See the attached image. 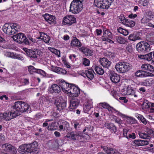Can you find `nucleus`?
Returning a JSON list of instances; mask_svg holds the SVG:
<instances>
[{"instance_id": "nucleus-62", "label": "nucleus", "mask_w": 154, "mask_h": 154, "mask_svg": "<svg viewBox=\"0 0 154 154\" xmlns=\"http://www.w3.org/2000/svg\"><path fill=\"white\" fill-rule=\"evenodd\" d=\"M96 32L97 35L98 36L101 35V33L102 32V31L101 29H97L96 30Z\"/></svg>"}, {"instance_id": "nucleus-16", "label": "nucleus", "mask_w": 154, "mask_h": 154, "mask_svg": "<svg viewBox=\"0 0 154 154\" xmlns=\"http://www.w3.org/2000/svg\"><path fill=\"white\" fill-rule=\"evenodd\" d=\"M3 31L8 35H12L15 33L14 30H12L11 26L5 24L2 28Z\"/></svg>"}, {"instance_id": "nucleus-29", "label": "nucleus", "mask_w": 154, "mask_h": 154, "mask_svg": "<svg viewBox=\"0 0 154 154\" xmlns=\"http://www.w3.org/2000/svg\"><path fill=\"white\" fill-rule=\"evenodd\" d=\"M105 125L107 128L109 129L112 133H115L117 131L116 126L112 123L106 122L105 123Z\"/></svg>"}, {"instance_id": "nucleus-24", "label": "nucleus", "mask_w": 154, "mask_h": 154, "mask_svg": "<svg viewBox=\"0 0 154 154\" xmlns=\"http://www.w3.org/2000/svg\"><path fill=\"white\" fill-rule=\"evenodd\" d=\"M79 50L82 51L86 56H91L92 55V51L85 47H82L79 48Z\"/></svg>"}, {"instance_id": "nucleus-32", "label": "nucleus", "mask_w": 154, "mask_h": 154, "mask_svg": "<svg viewBox=\"0 0 154 154\" xmlns=\"http://www.w3.org/2000/svg\"><path fill=\"white\" fill-rule=\"evenodd\" d=\"M103 37L108 38H112V35L110 30L109 29H103Z\"/></svg>"}, {"instance_id": "nucleus-7", "label": "nucleus", "mask_w": 154, "mask_h": 154, "mask_svg": "<svg viewBox=\"0 0 154 154\" xmlns=\"http://www.w3.org/2000/svg\"><path fill=\"white\" fill-rule=\"evenodd\" d=\"M0 119H4L7 121H9L11 119L19 116L18 113H16L15 111L12 108L11 111H7L3 113H0Z\"/></svg>"}, {"instance_id": "nucleus-57", "label": "nucleus", "mask_w": 154, "mask_h": 154, "mask_svg": "<svg viewBox=\"0 0 154 154\" xmlns=\"http://www.w3.org/2000/svg\"><path fill=\"white\" fill-rule=\"evenodd\" d=\"M148 143L149 142L147 140H141V146L147 145Z\"/></svg>"}, {"instance_id": "nucleus-2", "label": "nucleus", "mask_w": 154, "mask_h": 154, "mask_svg": "<svg viewBox=\"0 0 154 154\" xmlns=\"http://www.w3.org/2000/svg\"><path fill=\"white\" fill-rule=\"evenodd\" d=\"M62 90L70 93L71 96L74 97H78L80 94V90L78 87L72 86L71 84H67L65 82L60 83Z\"/></svg>"}, {"instance_id": "nucleus-47", "label": "nucleus", "mask_w": 154, "mask_h": 154, "mask_svg": "<svg viewBox=\"0 0 154 154\" xmlns=\"http://www.w3.org/2000/svg\"><path fill=\"white\" fill-rule=\"evenodd\" d=\"M90 62V60L87 58H84L83 59V64L85 66H89Z\"/></svg>"}, {"instance_id": "nucleus-40", "label": "nucleus", "mask_w": 154, "mask_h": 154, "mask_svg": "<svg viewBox=\"0 0 154 154\" xmlns=\"http://www.w3.org/2000/svg\"><path fill=\"white\" fill-rule=\"evenodd\" d=\"M48 49L53 53L57 55L58 57H60V52L59 51L50 47H48Z\"/></svg>"}, {"instance_id": "nucleus-55", "label": "nucleus", "mask_w": 154, "mask_h": 154, "mask_svg": "<svg viewBox=\"0 0 154 154\" xmlns=\"http://www.w3.org/2000/svg\"><path fill=\"white\" fill-rule=\"evenodd\" d=\"M128 138H131L134 139L136 138L135 134L134 133H132L131 134H128Z\"/></svg>"}, {"instance_id": "nucleus-6", "label": "nucleus", "mask_w": 154, "mask_h": 154, "mask_svg": "<svg viewBox=\"0 0 154 154\" xmlns=\"http://www.w3.org/2000/svg\"><path fill=\"white\" fill-rule=\"evenodd\" d=\"M14 41L21 44L30 45V42L29 41L25 35L22 33H19L12 37Z\"/></svg>"}, {"instance_id": "nucleus-60", "label": "nucleus", "mask_w": 154, "mask_h": 154, "mask_svg": "<svg viewBox=\"0 0 154 154\" xmlns=\"http://www.w3.org/2000/svg\"><path fill=\"white\" fill-rule=\"evenodd\" d=\"M20 28V26L19 25L16 23V26H15V28H14V31L16 32L19 31Z\"/></svg>"}, {"instance_id": "nucleus-58", "label": "nucleus", "mask_w": 154, "mask_h": 154, "mask_svg": "<svg viewBox=\"0 0 154 154\" xmlns=\"http://www.w3.org/2000/svg\"><path fill=\"white\" fill-rule=\"evenodd\" d=\"M27 38L32 42L35 43L36 42L35 38H33L30 35H29L27 36Z\"/></svg>"}, {"instance_id": "nucleus-64", "label": "nucleus", "mask_w": 154, "mask_h": 154, "mask_svg": "<svg viewBox=\"0 0 154 154\" xmlns=\"http://www.w3.org/2000/svg\"><path fill=\"white\" fill-rule=\"evenodd\" d=\"M147 15L150 18H153V15L151 11H149L147 13Z\"/></svg>"}, {"instance_id": "nucleus-51", "label": "nucleus", "mask_w": 154, "mask_h": 154, "mask_svg": "<svg viewBox=\"0 0 154 154\" xmlns=\"http://www.w3.org/2000/svg\"><path fill=\"white\" fill-rule=\"evenodd\" d=\"M129 129L127 128H124L123 129V134L124 137L128 138V134L127 133Z\"/></svg>"}, {"instance_id": "nucleus-21", "label": "nucleus", "mask_w": 154, "mask_h": 154, "mask_svg": "<svg viewBox=\"0 0 154 154\" xmlns=\"http://www.w3.org/2000/svg\"><path fill=\"white\" fill-rule=\"evenodd\" d=\"M80 103L79 100L76 98H72L70 100L69 107L71 109L76 108L79 105Z\"/></svg>"}, {"instance_id": "nucleus-52", "label": "nucleus", "mask_w": 154, "mask_h": 154, "mask_svg": "<svg viewBox=\"0 0 154 154\" xmlns=\"http://www.w3.org/2000/svg\"><path fill=\"white\" fill-rule=\"evenodd\" d=\"M141 77H147V72L141 70Z\"/></svg>"}, {"instance_id": "nucleus-12", "label": "nucleus", "mask_w": 154, "mask_h": 154, "mask_svg": "<svg viewBox=\"0 0 154 154\" xmlns=\"http://www.w3.org/2000/svg\"><path fill=\"white\" fill-rule=\"evenodd\" d=\"M2 148L5 151L9 152L11 154H16L17 151L15 147L9 143L2 145Z\"/></svg>"}, {"instance_id": "nucleus-26", "label": "nucleus", "mask_w": 154, "mask_h": 154, "mask_svg": "<svg viewBox=\"0 0 154 154\" xmlns=\"http://www.w3.org/2000/svg\"><path fill=\"white\" fill-rule=\"evenodd\" d=\"M98 105L99 106H101L103 108L107 109L111 111V109H109V108H111L116 112H118V114L119 115H122L121 113L118 112L115 109L110 106L109 104L106 103H99Z\"/></svg>"}, {"instance_id": "nucleus-54", "label": "nucleus", "mask_w": 154, "mask_h": 154, "mask_svg": "<svg viewBox=\"0 0 154 154\" xmlns=\"http://www.w3.org/2000/svg\"><path fill=\"white\" fill-rule=\"evenodd\" d=\"M115 122L118 123L119 126H120V125H121V124H122L123 123L122 121L119 119L116 118L115 119Z\"/></svg>"}, {"instance_id": "nucleus-1", "label": "nucleus", "mask_w": 154, "mask_h": 154, "mask_svg": "<svg viewBox=\"0 0 154 154\" xmlns=\"http://www.w3.org/2000/svg\"><path fill=\"white\" fill-rule=\"evenodd\" d=\"M30 105L24 102L17 101L13 104L12 108L14 109L16 113H18L19 116L21 113L26 112L30 113L31 109L30 108Z\"/></svg>"}, {"instance_id": "nucleus-30", "label": "nucleus", "mask_w": 154, "mask_h": 154, "mask_svg": "<svg viewBox=\"0 0 154 154\" xmlns=\"http://www.w3.org/2000/svg\"><path fill=\"white\" fill-rule=\"evenodd\" d=\"M38 38L41 39L46 43H48L50 39V37L48 35L43 32L41 33L40 37Z\"/></svg>"}, {"instance_id": "nucleus-36", "label": "nucleus", "mask_w": 154, "mask_h": 154, "mask_svg": "<svg viewBox=\"0 0 154 154\" xmlns=\"http://www.w3.org/2000/svg\"><path fill=\"white\" fill-rule=\"evenodd\" d=\"M118 20L120 23H122L124 25H125L127 21H128V19L125 18L123 14H121L118 17Z\"/></svg>"}, {"instance_id": "nucleus-46", "label": "nucleus", "mask_w": 154, "mask_h": 154, "mask_svg": "<svg viewBox=\"0 0 154 154\" xmlns=\"http://www.w3.org/2000/svg\"><path fill=\"white\" fill-rule=\"evenodd\" d=\"M137 118L144 124L146 125V124L147 122L146 121V119L142 115H139Z\"/></svg>"}, {"instance_id": "nucleus-15", "label": "nucleus", "mask_w": 154, "mask_h": 154, "mask_svg": "<svg viewBox=\"0 0 154 154\" xmlns=\"http://www.w3.org/2000/svg\"><path fill=\"white\" fill-rule=\"evenodd\" d=\"M43 17L45 20L49 24H52L56 23V19L55 16L48 14H45L43 16Z\"/></svg>"}, {"instance_id": "nucleus-45", "label": "nucleus", "mask_w": 154, "mask_h": 154, "mask_svg": "<svg viewBox=\"0 0 154 154\" xmlns=\"http://www.w3.org/2000/svg\"><path fill=\"white\" fill-rule=\"evenodd\" d=\"M126 50L129 53H131L133 51L132 45L131 44H128L126 47Z\"/></svg>"}, {"instance_id": "nucleus-25", "label": "nucleus", "mask_w": 154, "mask_h": 154, "mask_svg": "<svg viewBox=\"0 0 154 154\" xmlns=\"http://www.w3.org/2000/svg\"><path fill=\"white\" fill-rule=\"evenodd\" d=\"M152 52H150L149 53L146 54H142L139 55L138 57L141 59L145 60L148 61H150L152 60Z\"/></svg>"}, {"instance_id": "nucleus-50", "label": "nucleus", "mask_w": 154, "mask_h": 154, "mask_svg": "<svg viewBox=\"0 0 154 154\" xmlns=\"http://www.w3.org/2000/svg\"><path fill=\"white\" fill-rule=\"evenodd\" d=\"M129 123L131 124L135 123L136 122V120L134 118L131 117H128V119Z\"/></svg>"}, {"instance_id": "nucleus-23", "label": "nucleus", "mask_w": 154, "mask_h": 154, "mask_svg": "<svg viewBox=\"0 0 154 154\" xmlns=\"http://www.w3.org/2000/svg\"><path fill=\"white\" fill-rule=\"evenodd\" d=\"M93 70L89 69L88 70H85L84 73H82V76L85 77H87L89 79L91 80L94 77V75L93 73H94Z\"/></svg>"}, {"instance_id": "nucleus-35", "label": "nucleus", "mask_w": 154, "mask_h": 154, "mask_svg": "<svg viewBox=\"0 0 154 154\" xmlns=\"http://www.w3.org/2000/svg\"><path fill=\"white\" fill-rule=\"evenodd\" d=\"M94 70L97 74L100 75H102L104 73L103 69L100 66H95Z\"/></svg>"}, {"instance_id": "nucleus-53", "label": "nucleus", "mask_w": 154, "mask_h": 154, "mask_svg": "<svg viewBox=\"0 0 154 154\" xmlns=\"http://www.w3.org/2000/svg\"><path fill=\"white\" fill-rule=\"evenodd\" d=\"M148 71H150L151 72H154V67L151 65L149 64L148 66Z\"/></svg>"}, {"instance_id": "nucleus-28", "label": "nucleus", "mask_w": 154, "mask_h": 154, "mask_svg": "<svg viewBox=\"0 0 154 154\" xmlns=\"http://www.w3.org/2000/svg\"><path fill=\"white\" fill-rule=\"evenodd\" d=\"M49 91L51 93H59L61 92L60 88L59 86L57 84H53L49 89Z\"/></svg>"}, {"instance_id": "nucleus-5", "label": "nucleus", "mask_w": 154, "mask_h": 154, "mask_svg": "<svg viewBox=\"0 0 154 154\" xmlns=\"http://www.w3.org/2000/svg\"><path fill=\"white\" fill-rule=\"evenodd\" d=\"M131 66L129 63L122 61L117 63L115 66V68L117 71L123 73L129 70L131 67Z\"/></svg>"}, {"instance_id": "nucleus-44", "label": "nucleus", "mask_w": 154, "mask_h": 154, "mask_svg": "<svg viewBox=\"0 0 154 154\" xmlns=\"http://www.w3.org/2000/svg\"><path fill=\"white\" fill-rule=\"evenodd\" d=\"M11 55L12 54L13 56V58L14 59H17L20 60H23V58L20 55L18 54H14L13 53L11 54L10 53Z\"/></svg>"}, {"instance_id": "nucleus-17", "label": "nucleus", "mask_w": 154, "mask_h": 154, "mask_svg": "<svg viewBox=\"0 0 154 154\" xmlns=\"http://www.w3.org/2000/svg\"><path fill=\"white\" fill-rule=\"evenodd\" d=\"M110 78L111 81L115 83L119 82L120 80V76L114 72L110 73Z\"/></svg>"}, {"instance_id": "nucleus-13", "label": "nucleus", "mask_w": 154, "mask_h": 154, "mask_svg": "<svg viewBox=\"0 0 154 154\" xmlns=\"http://www.w3.org/2000/svg\"><path fill=\"white\" fill-rule=\"evenodd\" d=\"M63 21V24L69 26L76 22V18L73 16L69 15L64 18Z\"/></svg>"}, {"instance_id": "nucleus-22", "label": "nucleus", "mask_w": 154, "mask_h": 154, "mask_svg": "<svg viewBox=\"0 0 154 154\" xmlns=\"http://www.w3.org/2000/svg\"><path fill=\"white\" fill-rule=\"evenodd\" d=\"M103 150L107 154H119L117 150L112 148L108 147L106 146H101Z\"/></svg>"}, {"instance_id": "nucleus-48", "label": "nucleus", "mask_w": 154, "mask_h": 154, "mask_svg": "<svg viewBox=\"0 0 154 154\" xmlns=\"http://www.w3.org/2000/svg\"><path fill=\"white\" fill-rule=\"evenodd\" d=\"M151 83L149 80H146L141 82V84L143 86H149Z\"/></svg>"}, {"instance_id": "nucleus-9", "label": "nucleus", "mask_w": 154, "mask_h": 154, "mask_svg": "<svg viewBox=\"0 0 154 154\" xmlns=\"http://www.w3.org/2000/svg\"><path fill=\"white\" fill-rule=\"evenodd\" d=\"M83 9L82 2L72 1L70 5V11L74 14H76L81 12Z\"/></svg>"}, {"instance_id": "nucleus-39", "label": "nucleus", "mask_w": 154, "mask_h": 154, "mask_svg": "<svg viewBox=\"0 0 154 154\" xmlns=\"http://www.w3.org/2000/svg\"><path fill=\"white\" fill-rule=\"evenodd\" d=\"M92 107V105L91 103H87L83 108L84 112L87 113Z\"/></svg>"}, {"instance_id": "nucleus-27", "label": "nucleus", "mask_w": 154, "mask_h": 154, "mask_svg": "<svg viewBox=\"0 0 154 154\" xmlns=\"http://www.w3.org/2000/svg\"><path fill=\"white\" fill-rule=\"evenodd\" d=\"M39 101H40V102L42 103L44 102H47L49 103H52L53 102V98H51L50 96H45L44 95L41 96L39 98Z\"/></svg>"}, {"instance_id": "nucleus-42", "label": "nucleus", "mask_w": 154, "mask_h": 154, "mask_svg": "<svg viewBox=\"0 0 154 154\" xmlns=\"http://www.w3.org/2000/svg\"><path fill=\"white\" fill-rule=\"evenodd\" d=\"M132 145L135 146H141V140H135L132 142Z\"/></svg>"}, {"instance_id": "nucleus-20", "label": "nucleus", "mask_w": 154, "mask_h": 154, "mask_svg": "<svg viewBox=\"0 0 154 154\" xmlns=\"http://www.w3.org/2000/svg\"><path fill=\"white\" fill-rule=\"evenodd\" d=\"M51 69L53 71L60 74H66L67 72L65 70L57 66H51Z\"/></svg>"}, {"instance_id": "nucleus-31", "label": "nucleus", "mask_w": 154, "mask_h": 154, "mask_svg": "<svg viewBox=\"0 0 154 154\" xmlns=\"http://www.w3.org/2000/svg\"><path fill=\"white\" fill-rule=\"evenodd\" d=\"M27 144H23L20 146L18 149L19 152L22 154H25L28 152Z\"/></svg>"}, {"instance_id": "nucleus-10", "label": "nucleus", "mask_w": 154, "mask_h": 154, "mask_svg": "<svg viewBox=\"0 0 154 154\" xmlns=\"http://www.w3.org/2000/svg\"><path fill=\"white\" fill-rule=\"evenodd\" d=\"M54 104L56 105L57 110L59 111L65 109L66 107V103L62 97H59L55 100Z\"/></svg>"}, {"instance_id": "nucleus-56", "label": "nucleus", "mask_w": 154, "mask_h": 154, "mask_svg": "<svg viewBox=\"0 0 154 154\" xmlns=\"http://www.w3.org/2000/svg\"><path fill=\"white\" fill-rule=\"evenodd\" d=\"M149 64H144L142 65L141 66V68L143 70H147L148 68V66Z\"/></svg>"}, {"instance_id": "nucleus-18", "label": "nucleus", "mask_w": 154, "mask_h": 154, "mask_svg": "<svg viewBox=\"0 0 154 154\" xmlns=\"http://www.w3.org/2000/svg\"><path fill=\"white\" fill-rule=\"evenodd\" d=\"M100 62L104 68L108 69H109L111 63V62L105 57H103L100 60Z\"/></svg>"}, {"instance_id": "nucleus-49", "label": "nucleus", "mask_w": 154, "mask_h": 154, "mask_svg": "<svg viewBox=\"0 0 154 154\" xmlns=\"http://www.w3.org/2000/svg\"><path fill=\"white\" fill-rule=\"evenodd\" d=\"M148 134L151 137H154V131L151 129L148 130L147 131Z\"/></svg>"}, {"instance_id": "nucleus-4", "label": "nucleus", "mask_w": 154, "mask_h": 154, "mask_svg": "<svg viewBox=\"0 0 154 154\" xmlns=\"http://www.w3.org/2000/svg\"><path fill=\"white\" fill-rule=\"evenodd\" d=\"M112 2V0H94V5L100 8L108 9Z\"/></svg>"}, {"instance_id": "nucleus-33", "label": "nucleus", "mask_w": 154, "mask_h": 154, "mask_svg": "<svg viewBox=\"0 0 154 154\" xmlns=\"http://www.w3.org/2000/svg\"><path fill=\"white\" fill-rule=\"evenodd\" d=\"M128 39L131 41H135L141 39L136 34L132 33L129 35L128 37Z\"/></svg>"}, {"instance_id": "nucleus-19", "label": "nucleus", "mask_w": 154, "mask_h": 154, "mask_svg": "<svg viewBox=\"0 0 154 154\" xmlns=\"http://www.w3.org/2000/svg\"><path fill=\"white\" fill-rule=\"evenodd\" d=\"M70 45L71 47L74 48H79L82 45L81 43L79 40L75 37H73L71 42Z\"/></svg>"}, {"instance_id": "nucleus-14", "label": "nucleus", "mask_w": 154, "mask_h": 154, "mask_svg": "<svg viewBox=\"0 0 154 154\" xmlns=\"http://www.w3.org/2000/svg\"><path fill=\"white\" fill-rule=\"evenodd\" d=\"M28 69L31 74H33L34 72H36L44 76H46V72L45 71L41 69H36L32 66H29Z\"/></svg>"}, {"instance_id": "nucleus-43", "label": "nucleus", "mask_w": 154, "mask_h": 154, "mask_svg": "<svg viewBox=\"0 0 154 154\" xmlns=\"http://www.w3.org/2000/svg\"><path fill=\"white\" fill-rule=\"evenodd\" d=\"M143 108L145 109H148L150 107V102H149L148 101L146 100L144 101L142 104Z\"/></svg>"}, {"instance_id": "nucleus-38", "label": "nucleus", "mask_w": 154, "mask_h": 154, "mask_svg": "<svg viewBox=\"0 0 154 154\" xmlns=\"http://www.w3.org/2000/svg\"><path fill=\"white\" fill-rule=\"evenodd\" d=\"M115 39L116 41L120 44H123L125 43V40L124 38L119 36H116L115 37Z\"/></svg>"}, {"instance_id": "nucleus-37", "label": "nucleus", "mask_w": 154, "mask_h": 154, "mask_svg": "<svg viewBox=\"0 0 154 154\" xmlns=\"http://www.w3.org/2000/svg\"><path fill=\"white\" fill-rule=\"evenodd\" d=\"M138 134L140 138L142 139L149 140L151 138L150 136L147 133L139 132L138 133Z\"/></svg>"}, {"instance_id": "nucleus-8", "label": "nucleus", "mask_w": 154, "mask_h": 154, "mask_svg": "<svg viewBox=\"0 0 154 154\" xmlns=\"http://www.w3.org/2000/svg\"><path fill=\"white\" fill-rule=\"evenodd\" d=\"M24 51L26 52L27 55L32 60H36L41 53L40 50L34 49L33 50L24 48Z\"/></svg>"}, {"instance_id": "nucleus-34", "label": "nucleus", "mask_w": 154, "mask_h": 154, "mask_svg": "<svg viewBox=\"0 0 154 154\" xmlns=\"http://www.w3.org/2000/svg\"><path fill=\"white\" fill-rule=\"evenodd\" d=\"M69 124L68 122L63 121L62 122V124L59 126V128L61 130L64 131L69 127Z\"/></svg>"}, {"instance_id": "nucleus-61", "label": "nucleus", "mask_w": 154, "mask_h": 154, "mask_svg": "<svg viewBox=\"0 0 154 154\" xmlns=\"http://www.w3.org/2000/svg\"><path fill=\"white\" fill-rule=\"evenodd\" d=\"M137 16L136 14H134L132 13L131 14L128 15V17L130 18L134 19Z\"/></svg>"}, {"instance_id": "nucleus-63", "label": "nucleus", "mask_w": 154, "mask_h": 154, "mask_svg": "<svg viewBox=\"0 0 154 154\" xmlns=\"http://www.w3.org/2000/svg\"><path fill=\"white\" fill-rule=\"evenodd\" d=\"M116 92L115 91H113L112 92L111 94L116 99H117V95L116 94Z\"/></svg>"}, {"instance_id": "nucleus-41", "label": "nucleus", "mask_w": 154, "mask_h": 154, "mask_svg": "<svg viewBox=\"0 0 154 154\" xmlns=\"http://www.w3.org/2000/svg\"><path fill=\"white\" fill-rule=\"evenodd\" d=\"M135 22L133 21L128 19V21H127L125 25L130 27H133L135 26Z\"/></svg>"}, {"instance_id": "nucleus-11", "label": "nucleus", "mask_w": 154, "mask_h": 154, "mask_svg": "<svg viewBox=\"0 0 154 154\" xmlns=\"http://www.w3.org/2000/svg\"><path fill=\"white\" fill-rule=\"evenodd\" d=\"M28 152L30 154H37L39 152V149L38 148V144L37 142L35 141L32 143L27 144Z\"/></svg>"}, {"instance_id": "nucleus-59", "label": "nucleus", "mask_w": 154, "mask_h": 154, "mask_svg": "<svg viewBox=\"0 0 154 154\" xmlns=\"http://www.w3.org/2000/svg\"><path fill=\"white\" fill-rule=\"evenodd\" d=\"M135 75L137 77H141V70L137 71L135 73Z\"/></svg>"}, {"instance_id": "nucleus-3", "label": "nucleus", "mask_w": 154, "mask_h": 154, "mask_svg": "<svg viewBox=\"0 0 154 154\" xmlns=\"http://www.w3.org/2000/svg\"><path fill=\"white\" fill-rule=\"evenodd\" d=\"M136 48L138 53L143 54H145L149 52L151 49L150 45L147 42L143 41L137 43Z\"/></svg>"}]
</instances>
